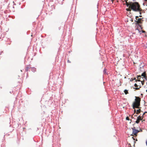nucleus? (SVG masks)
Instances as JSON below:
<instances>
[{"label":"nucleus","instance_id":"1","mask_svg":"<svg viewBox=\"0 0 147 147\" xmlns=\"http://www.w3.org/2000/svg\"><path fill=\"white\" fill-rule=\"evenodd\" d=\"M135 101L133 103V108L134 109L135 108H139L140 105L141 98L138 97H135Z\"/></svg>","mask_w":147,"mask_h":147},{"label":"nucleus","instance_id":"2","mask_svg":"<svg viewBox=\"0 0 147 147\" xmlns=\"http://www.w3.org/2000/svg\"><path fill=\"white\" fill-rule=\"evenodd\" d=\"M132 129L133 130L132 134H133L134 135L137 136V133L139 131H138V130L136 129L135 127L132 128Z\"/></svg>","mask_w":147,"mask_h":147},{"label":"nucleus","instance_id":"3","mask_svg":"<svg viewBox=\"0 0 147 147\" xmlns=\"http://www.w3.org/2000/svg\"><path fill=\"white\" fill-rule=\"evenodd\" d=\"M143 117H142V118L140 116H139L137 117V119L136 121V123H138L140 122V121L141 120L143 119Z\"/></svg>","mask_w":147,"mask_h":147},{"label":"nucleus","instance_id":"4","mask_svg":"<svg viewBox=\"0 0 147 147\" xmlns=\"http://www.w3.org/2000/svg\"><path fill=\"white\" fill-rule=\"evenodd\" d=\"M135 22H136V24H138L139 25V24H141L142 22V21L141 20H135Z\"/></svg>","mask_w":147,"mask_h":147},{"label":"nucleus","instance_id":"5","mask_svg":"<svg viewBox=\"0 0 147 147\" xmlns=\"http://www.w3.org/2000/svg\"><path fill=\"white\" fill-rule=\"evenodd\" d=\"M134 86L135 87H136V88H135V89L137 90L139 89L141 87L140 86L139 88H138V85H137V84H135Z\"/></svg>","mask_w":147,"mask_h":147},{"label":"nucleus","instance_id":"6","mask_svg":"<svg viewBox=\"0 0 147 147\" xmlns=\"http://www.w3.org/2000/svg\"><path fill=\"white\" fill-rule=\"evenodd\" d=\"M142 9L141 8H140V11H139L138 12H139V13L140 14V15H139V16L140 17H142V16H141V14H142Z\"/></svg>","mask_w":147,"mask_h":147},{"label":"nucleus","instance_id":"7","mask_svg":"<svg viewBox=\"0 0 147 147\" xmlns=\"http://www.w3.org/2000/svg\"><path fill=\"white\" fill-rule=\"evenodd\" d=\"M127 7H128V8H127L126 9V10L127 11H131V8L129 7V5L127 6Z\"/></svg>","mask_w":147,"mask_h":147},{"label":"nucleus","instance_id":"8","mask_svg":"<svg viewBox=\"0 0 147 147\" xmlns=\"http://www.w3.org/2000/svg\"><path fill=\"white\" fill-rule=\"evenodd\" d=\"M141 111V110L140 109H139L138 110H137V112L136 113V114H139L140 113Z\"/></svg>","mask_w":147,"mask_h":147},{"label":"nucleus","instance_id":"9","mask_svg":"<svg viewBox=\"0 0 147 147\" xmlns=\"http://www.w3.org/2000/svg\"><path fill=\"white\" fill-rule=\"evenodd\" d=\"M141 76L144 77V78H145L146 77V74L145 72L143 73L141 75Z\"/></svg>","mask_w":147,"mask_h":147},{"label":"nucleus","instance_id":"10","mask_svg":"<svg viewBox=\"0 0 147 147\" xmlns=\"http://www.w3.org/2000/svg\"><path fill=\"white\" fill-rule=\"evenodd\" d=\"M124 92L126 94H127V93H128V91L127 90H125L124 91Z\"/></svg>","mask_w":147,"mask_h":147},{"label":"nucleus","instance_id":"11","mask_svg":"<svg viewBox=\"0 0 147 147\" xmlns=\"http://www.w3.org/2000/svg\"><path fill=\"white\" fill-rule=\"evenodd\" d=\"M126 120H129V118L128 117H126Z\"/></svg>","mask_w":147,"mask_h":147},{"label":"nucleus","instance_id":"12","mask_svg":"<svg viewBox=\"0 0 147 147\" xmlns=\"http://www.w3.org/2000/svg\"><path fill=\"white\" fill-rule=\"evenodd\" d=\"M139 16H136V20H137Z\"/></svg>","mask_w":147,"mask_h":147},{"label":"nucleus","instance_id":"13","mask_svg":"<svg viewBox=\"0 0 147 147\" xmlns=\"http://www.w3.org/2000/svg\"><path fill=\"white\" fill-rule=\"evenodd\" d=\"M141 77L140 76H138V79L139 80V79H140V78Z\"/></svg>","mask_w":147,"mask_h":147},{"label":"nucleus","instance_id":"14","mask_svg":"<svg viewBox=\"0 0 147 147\" xmlns=\"http://www.w3.org/2000/svg\"><path fill=\"white\" fill-rule=\"evenodd\" d=\"M138 20H141L142 21H143V20H142V19L141 18H138Z\"/></svg>","mask_w":147,"mask_h":147},{"label":"nucleus","instance_id":"15","mask_svg":"<svg viewBox=\"0 0 147 147\" xmlns=\"http://www.w3.org/2000/svg\"><path fill=\"white\" fill-rule=\"evenodd\" d=\"M28 68H29V67H26V71H28Z\"/></svg>","mask_w":147,"mask_h":147},{"label":"nucleus","instance_id":"16","mask_svg":"<svg viewBox=\"0 0 147 147\" xmlns=\"http://www.w3.org/2000/svg\"><path fill=\"white\" fill-rule=\"evenodd\" d=\"M147 112H144V113L143 114V115H142V116H143L144 115H145V114L146 113H147Z\"/></svg>","mask_w":147,"mask_h":147},{"label":"nucleus","instance_id":"17","mask_svg":"<svg viewBox=\"0 0 147 147\" xmlns=\"http://www.w3.org/2000/svg\"><path fill=\"white\" fill-rule=\"evenodd\" d=\"M134 80V79H133V78H131V79H130V81H132Z\"/></svg>","mask_w":147,"mask_h":147},{"label":"nucleus","instance_id":"18","mask_svg":"<svg viewBox=\"0 0 147 147\" xmlns=\"http://www.w3.org/2000/svg\"><path fill=\"white\" fill-rule=\"evenodd\" d=\"M67 62L68 63H71V62L69 60H68V61H67Z\"/></svg>","mask_w":147,"mask_h":147},{"label":"nucleus","instance_id":"19","mask_svg":"<svg viewBox=\"0 0 147 147\" xmlns=\"http://www.w3.org/2000/svg\"><path fill=\"white\" fill-rule=\"evenodd\" d=\"M133 79H134V80H136V78H133Z\"/></svg>","mask_w":147,"mask_h":147},{"label":"nucleus","instance_id":"20","mask_svg":"<svg viewBox=\"0 0 147 147\" xmlns=\"http://www.w3.org/2000/svg\"><path fill=\"white\" fill-rule=\"evenodd\" d=\"M143 12H144L143 10H142V13H143Z\"/></svg>","mask_w":147,"mask_h":147},{"label":"nucleus","instance_id":"21","mask_svg":"<svg viewBox=\"0 0 147 147\" xmlns=\"http://www.w3.org/2000/svg\"><path fill=\"white\" fill-rule=\"evenodd\" d=\"M136 110H135V109H134V112H136Z\"/></svg>","mask_w":147,"mask_h":147},{"label":"nucleus","instance_id":"22","mask_svg":"<svg viewBox=\"0 0 147 147\" xmlns=\"http://www.w3.org/2000/svg\"><path fill=\"white\" fill-rule=\"evenodd\" d=\"M142 32H145V31H142Z\"/></svg>","mask_w":147,"mask_h":147},{"label":"nucleus","instance_id":"23","mask_svg":"<svg viewBox=\"0 0 147 147\" xmlns=\"http://www.w3.org/2000/svg\"><path fill=\"white\" fill-rule=\"evenodd\" d=\"M146 145L147 146V141L146 142Z\"/></svg>","mask_w":147,"mask_h":147},{"label":"nucleus","instance_id":"24","mask_svg":"<svg viewBox=\"0 0 147 147\" xmlns=\"http://www.w3.org/2000/svg\"><path fill=\"white\" fill-rule=\"evenodd\" d=\"M145 1H147V0H145Z\"/></svg>","mask_w":147,"mask_h":147},{"label":"nucleus","instance_id":"25","mask_svg":"<svg viewBox=\"0 0 147 147\" xmlns=\"http://www.w3.org/2000/svg\"><path fill=\"white\" fill-rule=\"evenodd\" d=\"M146 92H147V90H146Z\"/></svg>","mask_w":147,"mask_h":147}]
</instances>
